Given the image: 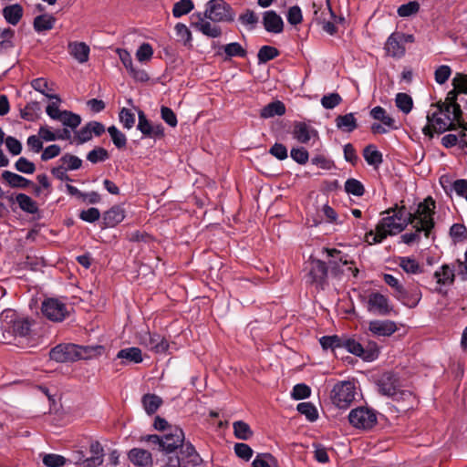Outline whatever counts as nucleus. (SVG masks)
Listing matches in <instances>:
<instances>
[{
    "mask_svg": "<svg viewBox=\"0 0 467 467\" xmlns=\"http://www.w3.org/2000/svg\"><path fill=\"white\" fill-rule=\"evenodd\" d=\"M436 208L435 202L431 197L426 198L422 202L419 203L417 210L413 213L410 223L415 228L414 233H406L401 235L402 241L410 244L420 239V234L424 232L428 236L434 227V210Z\"/></svg>",
    "mask_w": 467,
    "mask_h": 467,
    "instance_id": "4",
    "label": "nucleus"
},
{
    "mask_svg": "<svg viewBox=\"0 0 467 467\" xmlns=\"http://www.w3.org/2000/svg\"><path fill=\"white\" fill-rule=\"evenodd\" d=\"M174 30L178 39L182 41L184 45L191 43L192 33L190 29L186 26V25L182 23H178L175 26Z\"/></svg>",
    "mask_w": 467,
    "mask_h": 467,
    "instance_id": "57",
    "label": "nucleus"
},
{
    "mask_svg": "<svg viewBox=\"0 0 467 467\" xmlns=\"http://www.w3.org/2000/svg\"><path fill=\"white\" fill-rule=\"evenodd\" d=\"M139 342L149 350L158 354L165 353L169 348L168 341L162 336L156 333H150L149 331L143 332L140 335Z\"/></svg>",
    "mask_w": 467,
    "mask_h": 467,
    "instance_id": "15",
    "label": "nucleus"
},
{
    "mask_svg": "<svg viewBox=\"0 0 467 467\" xmlns=\"http://www.w3.org/2000/svg\"><path fill=\"white\" fill-rule=\"evenodd\" d=\"M336 126L338 130L346 132H352L358 127L357 119L354 113L339 115L336 118Z\"/></svg>",
    "mask_w": 467,
    "mask_h": 467,
    "instance_id": "33",
    "label": "nucleus"
},
{
    "mask_svg": "<svg viewBox=\"0 0 467 467\" xmlns=\"http://www.w3.org/2000/svg\"><path fill=\"white\" fill-rule=\"evenodd\" d=\"M451 85L460 94H467V75L456 73L451 80Z\"/></svg>",
    "mask_w": 467,
    "mask_h": 467,
    "instance_id": "56",
    "label": "nucleus"
},
{
    "mask_svg": "<svg viewBox=\"0 0 467 467\" xmlns=\"http://www.w3.org/2000/svg\"><path fill=\"white\" fill-rule=\"evenodd\" d=\"M435 111L428 113L427 122L431 123L435 131L443 133L446 130H451L454 126V121H458L461 115H458L449 109H444L442 105H435Z\"/></svg>",
    "mask_w": 467,
    "mask_h": 467,
    "instance_id": "8",
    "label": "nucleus"
},
{
    "mask_svg": "<svg viewBox=\"0 0 467 467\" xmlns=\"http://www.w3.org/2000/svg\"><path fill=\"white\" fill-rule=\"evenodd\" d=\"M348 420L356 429L370 430L377 423L376 411L368 407L360 406L350 410Z\"/></svg>",
    "mask_w": 467,
    "mask_h": 467,
    "instance_id": "9",
    "label": "nucleus"
},
{
    "mask_svg": "<svg viewBox=\"0 0 467 467\" xmlns=\"http://www.w3.org/2000/svg\"><path fill=\"white\" fill-rule=\"evenodd\" d=\"M200 21L195 24V27L204 36L216 38L221 36L222 29L220 26L213 25L210 20L205 19L202 14H199Z\"/></svg>",
    "mask_w": 467,
    "mask_h": 467,
    "instance_id": "28",
    "label": "nucleus"
},
{
    "mask_svg": "<svg viewBox=\"0 0 467 467\" xmlns=\"http://www.w3.org/2000/svg\"><path fill=\"white\" fill-rule=\"evenodd\" d=\"M293 136L300 143L306 144L311 140L317 138V131L311 126L299 122L295 125Z\"/></svg>",
    "mask_w": 467,
    "mask_h": 467,
    "instance_id": "23",
    "label": "nucleus"
},
{
    "mask_svg": "<svg viewBox=\"0 0 467 467\" xmlns=\"http://www.w3.org/2000/svg\"><path fill=\"white\" fill-rule=\"evenodd\" d=\"M31 86L36 91L51 100L46 108V112L50 119L61 122L63 126L70 127L71 130H75L80 125L81 118L78 114L59 109L61 99L58 95L49 93L52 89L48 87V82L46 78H35L31 81Z\"/></svg>",
    "mask_w": 467,
    "mask_h": 467,
    "instance_id": "3",
    "label": "nucleus"
},
{
    "mask_svg": "<svg viewBox=\"0 0 467 467\" xmlns=\"http://www.w3.org/2000/svg\"><path fill=\"white\" fill-rule=\"evenodd\" d=\"M16 201L20 209L26 213L34 214L38 211L36 202L30 196L25 193H18L16 196Z\"/></svg>",
    "mask_w": 467,
    "mask_h": 467,
    "instance_id": "39",
    "label": "nucleus"
},
{
    "mask_svg": "<svg viewBox=\"0 0 467 467\" xmlns=\"http://www.w3.org/2000/svg\"><path fill=\"white\" fill-rule=\"evenodd\" d=\"M393 296L403 306L409 308L416 307L421 300L422 294L418 287L407 289L403 287L399 293H392Z\"/></svg>",
    "mask_w": 467,
    "mask_h": 467,
    "instance_id": "19",
    "label": "nucleus"
},
{
    "mask_svg": "<svg viewBox=\"0 0 467 467\" xmlns=\"http://www.w3.org/2000/svg\"><path fill=\"white\" fill-rule=\"evenodd\" d=\"M223 50L227 57H244L246 56L245 49L238 42H232L223 47Z\"/></svg>",
    "mask_w": 467,
    "mask_h": 467,
    "instance_id": "52",
    "label": "nucleus"
},
{
    "mask_svg": "<svg viewBox=\"0 0 467 467\" xmlns=\"http://www.w3.org/2000/svg\"><path fill=\"white\" fill-rule=\"evenodd\" d=\"M69 54L79 63L83 64L88 60L89 47L84 42H71L68 44Z\"/></svg>",
    "mask_w": 467,
    "mask_h": 467,
    "instance_id": "27",
    "label": "nucleus"
},
{
    "mask_svg": "<svg viewBox=\"0 0 467 467\" xmlns=\"http://www.w3.org/2000/svg\"><path fill=\"white\" fill-rule=\"evenodd\" d=\"M285 113V104L279 100H276L264 107L261 110L260 116L264 119H269L275 116H282Z\"/></svg>",
    "mask_w": 467,
    "mask_h": 467,
    "instance_id": "35",
    "label": "nucleus"
},
{
    "mask_svg": "<svg viewBox=\"0 0 467 467\" xmlns=\"http://www.w3.org/2000/svg\"><path fill=\"white\" fill-rule=\"evenodd\" d=\"M327 277V267L326 263L319 259H313L310 262L308 281L317 288L324 289Z\"/></svg>",
    "mask_w": 467,
    "mask_h": 467,
    "instance_id": "17",
    "label": "nucleus"
},
{
    "mask_svg": "<svg viewBox=\"0 0 467 467\" xmlns=\"http://www.w3.org/2000/svg\"><path fill=\"white\" fill-rule=\"evenodd\" d=\"M63 166L68 171L78 170L82 165V160L78 156L66 153L59 160Z\"/></svg>",
    "mask_w": 467,
    "mask_h": 467,
    "instance_id": "50",
    "label": "nucleus"
},
{
    "mask_svg": "<svg viewBox=\"0 0 467 467\" xmlns=\"http://www.w3.org/2000/svg\"><path fill=\"white\" fill-rule=\"evenodd\" d=\"M379 354V348L376 342L368 341L367 346L364 347L363 360L373 361L378 358Z\"/></svg>",
    "mask_w": 467,
    "mask_h": 467,
    "instance_id": "60",
    "label": "nucleus"
},
{
    "mask_svg": "<svg viewBox=\"0 0 467 467\" xmlns=\"http://www.w3.org/2000/svg\"><path fill=\"white\" fill-rule=\"evenodd\" d=\"M342 101V98L338 93L333 92L325 95L321 99V105L327 109H333L338 106Z\"/></svg>",
    "mask_w": 467,
    "mask_h": 467,
    "instance_id": "54",
    "label": "nucleus"
},
{
    "mask_svg": "<svg viewBox=\"0 0 467 467\" xmlns=\"http://www.w3.org/2000/svg\"><path fill=\"white\" fill-rule=\"evenodd\" d=\"M357 394L356 383L352 380H343L333 387L331 400L338 409L346 410L355 400Z\"/></svg>",
    "mask_w": 467,
    "mask_h": 467,
    "instance_id": "7",
    "label": "nucleus"
},
{
    "mask_svg": "<svg viewBox=\"0 0 467 467\" xmlns=\"http://www.w3.org/2000/svg\"><path fill=\"white\" fill-rule=\"evenodd\" d=\"M263 24L265 30L270 33L279 34L284 28L282 17L272 10L264 13Z\"/></svg>",
    "mask_w": 467,
    "mask_h": 467,
    "instance_id": "24",
    "label": "nucleus"
},
{
    "mask_svg": "<svg viewBox=\"0 0 467 467\" xmlns=\"http://www.w3.org/2000/svg\"><path fill=\"white\" fill-rule=\"evenodd\" d=\"M129 460L139 467H151L153 463L150 451L141 448H133L128 453Z\"/></svg>",
    "mask_w": 467,
    "mask_h": 467,
    "instance_id": "22",
    "label": "nucleus"
},
{
    "mask_svg": "<svg viewBox=\"0 0 467 467\" xmlns=\"http://www.w3.org/2000/svg\"><path fill=\"white\" fill-rule=\"evenodd\" d=\"M91 456L84 459L81 464L84 467H97L103 462V448L99 441H93L89 447Z\"/></svg>",
    "mask_w": 467,
    "mask_h": 467,
    "instance_id": "26",
    "label": "nucleus"
},
{
    "mask_svg": "<svg viewBox=\"0 0 467 467\" xmlns=\"http://www.w3.org/2000/svg\"><path fill=\"white\" fill-rule=\"evenodd\" d=\"M363 157L368 165L375 168L379 167L383 161L382 153L374 144H369L363 150Z\"/></svg>",
    "mask_w": 467,
    "mask_h": 467,
    "instance_id": "32",
    "label": "nucleus"
},
{
    "mask_svg": "<svg viewBox=\"0 0 467 467\" xmlns=\"http://www.w3.org/2000/svg\"><path fill=\"white\" fill-rule=\"evenodd\" d=\"M42 314L49 320L61 322L68 315L67 305L57 298H47L42 302Z\"/></svg>",
    "mask_w": 467,
    "mask_h": 467,
    "instance_id": "12",
    "label": "nucleus"
},
{
    "mask_svg": "<svg viewBox=\"0 0 467 467\" xmlns=\"http://www.w3.org/2000/svg\"><path fill=\"white\" fill-rule=\"evenodd\" d=\"M23 14V7L19 4L10 5L3 9V16L5 21L12 26H16L19 23Z\"/></svg>",
    "mask_w": 467,
    "mask_h": 467,
    "instance_id": "30",
    "label": "nucleus"
},
{
    "mask_svg": "<svg viewBox=\"0 0 467 467\" xmlns=\"http://www.w3.org/2000/svg\"><path fill=\"white\" fill-rule=\"evenodd\" d=\"M119 119L123 127L127 130H130L135 124V116L131 110L123 108L119 111Z\"/></svg>",
    "mask_w": 467,
    "mask_h": 467,
    "instance_id": "61",
    "label": "nucleus"
},
{
    "mask_svg": "<svg viewBox=\"0 0 467 467\" xmlns=\"http://www.w3.org/2000/svg\"><path fill=\"white\" fill-rule=\"evenodd\" d=\"M279 56L277 48L271 46H263L257 53L258 64H265Z\"/></svg>",
    "mask_w": 467,
    "mask_h": 467,
    "instance_id": "45",
    "label": "nucleus"
},
{
    "mask_svg": "<svg viewBox=\"0 0 467 467\" xmlns=\"http://www.w3.org/2000/svg\"><path fill=\"white\" fill-rule=\"evenodd\" d=\"M397 325L391 320H371L368 330L378 337H389L397 331Z\"/></svg>",
    "mask_w": 467,
    "mask_h": 467,
    "instance_id": "20",
    "label": "nucleus"
},
{
    "mask_svg": "<svg viewBox=\"0 0 467 467\" xmlns=\"http://www.w3.org/2000/svg\"><path fill=\"white\" fill-rule=\"evenodd\" d=\"M117 358L121 359L122 365L140 364L143 361L142 352L136 347L120 349L117 354Z\"/></svg>",
    "mask_w": 467,
    "mask_h": 467,
    "instance_id": "25",
    "label": "nucleus"
},
{
    "mask_svg": "<svg viewBox=\"0 0 467 467\" xmlns=\"http://www.w3.org/2000/svg\"><path fill=\"white\" fill-rule=\"evenodd\" d=\"M161 403V399L157 395L146 394L142 397L144 410L149 415L155 413Z\"/></svg>",
    "mask_w": 467,
    "mask_h": 467,
    "instance_id": "42",
    "label": "nucleus"
},
{
    "mask_svg": "<svg viewBox=\"0 0 467 467\" xmlns=\"http://www.w3.org/2000/svg\"><path fill=\"white\" fill-rule=\"evenodd\" d=\"M341 348L363 359L364 347L354 337H342Z\"/></svg>",
    "mask_w": 467,
    "mask_h": 467,
    "instance_id": "37",
    "label": "nucleus"
},
{
    "mask_svg": "<svg viewBox=\"0 0 467 467\" xmlns=\"http://www.w3.org/2000/svg\"><path fill=\"white\" fill-rule=\"evenodd\" d=\"M2 178L9 184L12 188L25 189L29 186L30 181L17 173L5 171L2 172Z\"/></svg>",
    "mask_w": 467,
    "mask_h": 467,
    "instance_id": "34",
    "label": "nucleus"
},
{
    "mask_svg": "<svg viewBox=\"0 0 467 467\" xmlns=\"http://www.w3.org/2000/svg\"><path fill=\"white\" fill-rule=\"evenodd\" d=\"M287 22L292 26H296L303 21L302 10L298 5L291 6L286 14Z\"/></svg>",
    "mask_w": 467,
    "mask_h": 467,
    "instance_id": "62",
    "label": "nucleus"
},
{
    "mask_svg": "<svg viewBox=\"0 0 467 467\" xmlns=\"http://www.w3.org/2000/svg\"><path fill=\"white\" fill-rule=\"evenodd\" d=\"M138 130L146 137L161 138L164 135V130L161 124L150 123L143 111L138 113Z\"/></svg>",
    "mask_w": 467,
    "mask_h": 467,
    "instance_id": "18",
    "label": "nucleus"
},
{
    "mask_svg": "<svg viewBox=\"0 0 467 467\" xmlns=\"http://www.w3.org/2000/svg\"><path fill=\"white\" fill-rule=\"evenodd\" d=\"M297 411L305 415L309 421H315L318 418L317 408L311 402H301L297 404Z\"/></svg>",
    "mask_w": 467,
    "mask_h": 467,
    "instance_id": "47",
    "label": "nucleus"
},
{
    "mask_svg": "<svg viewBox=\"0 0 467 467\" xmlns=\"http://www.w3.org/2000/svg\"><path fill=\"white\" fill-rule=\"evenodd\" d=\"M397 263L406 274L419 275L423 272L422 266L414 257L400 256Z\"/></svg>",
    "mask_w": 467,
    "mask_h": 467,
    "instance_id": "29",
    "label": "nucleus"
},
{
    "mask_svg": "<svg viewBox=\"0 0 467 467\" xmlns=\"http://www.w3.org/2000/svg\"><path fill=\"white\" fill-rule=\"evenodd\" d=\"M124 218V210L119 206H114L104 213L103 221L106 227H114Z\"/></svg>",
    "mask_w": 467,
    "mask_h": 467,
    "instance_id": "31",
    "label": "nucleus"
},
{
    "mask_svg": "<svg viewBox=\"0 0 467 467\" xmlns=\"http://www.w3.org/2000/svg\"><path fill=\"white\" fill-rule=\"evenodd\" d=\"M40 110V104L37 101H31L24 109H20V116L25 120L34 121L37 119Z\"/></svg>",
    "mask_w": 467,
    "mask_h": 467,
    "instance_id": "41",
    "label": "nucleus"
},
{
    "mask_svg": "<svg viewBox=\"0 0 467 467\" xmlns=\"http://www.w3.org/2000/svg\"><path fill=\"white\" fill-rule=\"evenodd\" d=\"M184 439L180 427H170L162 435H147L141 441L157 445L165 453L161 467H201L202 460L192 444L185 443Z\"/></svg>",
    "mask_w": 467,
    "mask_h": 467,
    "instance_id": "1",
    "label": "nucleus"
},
{
    "mask_svg": "<svg viewBox=\"0 0 467 467\" xmlns=\"http://www.w3.org/2000/svg\"><path fill=\"white\" fill-rule=\"evenodd\" d=\"M395 104L404 114H409L413 108L412 98L407 93H398L395 98Z\"/></svg>",
    "mask_w": 467,
    "mask_h": 467,
    "instance_id": "43",
    "label": "nucleus"
},
{
    "mask_svg": "<svg viewBox=\"0 0 467 467\" xmlns=\"http://www.w3.org/2000/svg\"><path fill=\"white\" fill-rule=\"evenodd\" d=\"M239 21L249 29H254L258 23V16L252 10H246L239 16Z\"/></svg>",
    "mask_w": 467,
    "mask_h": 467,
    "instance_id": "59",
    "label": "nucleus"
},
{
    "mask_svg": "<svg viewBox=\"0 0 467 467\" xmlns=\"http://www.w3.org/2000/svg\"><path fill=\"white\" fill-rule=\"evenodd\" d=\"M194 7L192 0H180L174 4L172 8V15L174 17L179 18L184 15L189 14Z\"/></svg>",
    "mask_w": 467,
    "mask_h": 467,
    "instance_id": "46",
    "label": "nucleus"
},
{
    "mask_svg": "<svg viewBox=\"0 0 467 467\" xmlns=\"http://www.w3.org/2000/svg\"><path fill=\"white\" fill-rule=\"evenodd\" d=\"M460 93L453 88L448 92L444 102H439L436 105H442L444 109H449L462 116L461 106L457 103V98Z\"/></svg>",
    "mask_w": 467,
    "mask_h": 467,
    "instance_id": "38",
    "label": "nucleus"
},
{
    "mask_svg": "<svg viewBox=\"0 0 467 467\" xmlns=\"http://www.w3.org/2000/svg\"><path fill=\"white\" fill-rule=\"evenodd\" d=\"M366 307L369 313L377 316H389L393 311L389 298L379 292L368 295Z\"/></svg>",
    "mask_w": 467,
    "mask_h": 467,
    "instance_id": "13",
    "label": "nucleus"
},
{
    "mask_svg": "<svg viewBox=\"0 0 467 467\" xmlns=\"http://www.w3.org/2000/svg\"><path fill=\"white\" fill-rule=\"evenodd\" d=\"M456 264H443L433 273L435 287L433 291L439 294H445L447 288L451 286L455 280Z\"/></svg>",
    "mask_w": 467,
    "mask_h": 467,
    "instance_id": "11",
    "label": "nucleus"
},
{
    "mask_svg": "<svg viewBox=\"0 0 467 467\" xmlns=\"http://www.w3.org/2000/svg\"><path fill=\"white\" fill-rule=\"evenodd\" d=\"M383 215L376 226V231L366 234V241L370 244L381 243L387 236L401 233L410 223L413 213L407 212L404 206H396L385 211Z\"/></svg>",
    "mask_w": 467,
    "mask_h": 467,
    "instance_id": "2",
    "label": "nucleus"
},
{
    "mask_svg": "<svg viewBox=\"0 0 467 467\" xmlns=\"http://www.w3.org/2000/svg\"><path fill=\"white\" fill-rule=\"evenodd\" d=\"M370 116L374 119L381 121V123L389 129H397V126L395 125V119L388 115L386 109L380 106L373 108L370 110Z\"/></svg>",
    "mask_w": 467,
    "mask_h": 467,
    "instance_id": "36",
    "label": "nucleus"
},
{
    "mask_svg": "<svg viewBox=\"0 0 467 467\" xmlns=\"http://www.w3.org/2000/svg\"><path fill=\"white\" fill-rule=\"evenodd\" d=\"M420 7V4L417 1H410L399 6L397 13L401 17H409L417 14Z\"/></svg>",
    "mask_w": 467,
    "mask_h": 467,
    "instance_id": "49",
    "label": "nucleus"
},
{
    "mask_svg": "<svg viewBox=\"0 0 467 467\" xmlns=\"http://www.w3.org/2000/svg\"><path fill=\"white\" fill-rule=\"evenodd\" d=\"M400 37H403L400 32H394L388 37L385 50L389 56L398 58L404 56L405 47Z\"/></svg>",
    "mask_w": 467,
    "mask_h": 467,
    "instance_id": "21",
    "label": "nucleus"
},
{
    "mask_svg": "<svg viewBox=\"0 0 467 467\" xmlns=\"http://www.w3.org/2000/svg\"><path fill=\"white\" fill-rule=\"evenodd\" d=\"M109 158V153L104 148L99 147L90 150L87 155V160L91 163L104 161Z\"/></svg>",
    "mask_w": 467,
    "mask_h": 467,
    "instance_id": "58",
    "label": "nucleus"
},
{
    "mask_svg": "<svg viewBox=\"0 0 467 467\" xmlns=\"http://www.w3.org/2000/svg\"><path fill=\"white\" fill-rule=\"evenodd\" d=\"M345 191L354 196H362L365 192L363 184L356 179H348L345 182Z\"/></svg>",
    "mask_w": 467,
    "mask_h": 467,
    "instance_id": "48",
    "label": "nucleus"
},
{
    "mask_svg": "<svg viewBox=\"0 0 467 467\" xmlns=\"http://www.w3.org/2000/svg\"><path fill=\"white\" fill-rule=\"evenodd\" d=\"M108 132L111 137V140L114 145L120 149L126 146L127 138L124 133H122L117 127L110 126L108 128Z\"/></svg>",
    "mask_w": 467,
    "mask_h": 467,
    "instance_id": "51",
    "label": "nucleus"
},
{
    "mask_svg": "<svg viewBox=\"0 0 467 467\" xmlns=\"http://www.w3.org/2000/svg\"><path fill=\"white\" fill-rule=\"evenodd\" d=\"M153 55V49L151 46L148 43H143L136 52V58L141 62H147L150 60Z\"/></svg>",
    "mask_w": 467,
    "mask_h": 467,
    "instance_id": "63",
    "label": "nucleus"
},
{
    "mask_svg": "<svg viewBox=\"0 0 467 467\" xmlns=\"http://www.w3.org/2000/svg\"><path fill=\"white\" fill-rule=\"evenodd\" d=\"M1 329L5 339L11 337H24L30 332L31 324L13 309H5L0 314Z\"/></svg>",
    "mask_w": 467,
    "mask_h": 467,
    "instance_id": "5",
    "label": "nucleus"
},
{
    "mask_svg": "<svg viewBox=\"0 0 467 467\" xmlns=\"http://www.w3.org/2000/svg\"><path fill=\"white\" fill-rule=\"evenodd\" d=\"M56 19L51 15H40L34 19V28L36 32L50 30L55 25Z\"/></svg>",
    "mask_w": 467,
    "mask_h": 467,
    "instance_id": "40",
    "label": "nucleus"
},
{
    "mask_svg": "<svg viewBox=\"0 0 467 467\" xmlns=\"http://www.w3.org/2000/svg\"><path fill=\"white\" fill-rule=\"evenodd\" d=\"M378 389L380 394L394 400H407L412 395L409 390L400 389L396 377L391 374H385L380 378Z\"/></svg>",
    "mask_w": 467,
    "mask_h": 467,
    "instance_id": "10",
    "label": "nucleus"
},
{
    "mask_svg": "<svg viewBox=\"0 0 467 467\" xmlns=\"http://www.w3.org/2000/svg\"><path fill=\"white\" fill-rule=\"evenodd\" d=\"M116 53L130 77L135 81L146 82L150 79L148 73L144 69L139 68L133 65L131 55L128 50L118 48Z\"/></svg>",
    "mask_w": 467,
    "mask_h": 467,
    "instance_id": "16",
    "label": "nucleus"
},
{
    "mask_svg": "<svg viewBox=\"0 0 467 467\" xmlns=\"http://www.w3.org/2000/svg\"><path fill=\"white\" fill-rule=\"evenodd\" d=\"M311 394V389L304 383H299L294 386L291 397L295 400H305Z\"/></svg>",
    "mask_w": 467,
    "mask_h": 467,
    "instance_id": "55",
    "label": "nucleus"
},
{
    "mask_svg": "<svg viewBox=\"0 0 467 467\" xmlns=\"http://www.w3.org/2000/svg\"><path fill=\"white\" fill-rule=\"evenodd\" d=\"M233 428L234 435L237 439L246 441L253 436V431L250 426L243 420L234 422Z\"/></svg>",
    "mask_w": 467,
    "mask_h": 467,
    "instance_id": "44",
    "label": "nucleus"
},
{
    "mask_svg": "<svg viewBox=\"0 0 467 467\" xmlns=\"http://www.w3.org/2000/svg\"><path fill=\"white\" fill-rule=\"evenodd\" d=\"M319 343L324 349L341 348L342 337L338 336H324L319 339Z\"/></svg>",
    "mask_w": 467,
    "mask_h": 467,
    "instance_id": "53",
    "label": "nucleus"
},
{
    "mask_svg": "<svg viewBox=\"0 0 467 467\" xmlns=\"http://www.w3.org/2000/svg\"><path fill=\"white\" fill-rule=\"evenodd\" d=\"M49 356L57 362L75 361L81 358V348L74 344H60L50 350Z\"/></svg>",
    "mask_w": 467,
    "mask_h": 467,
    "instance_id": "14",
    "label": "nucleus"
},
{
    "mask_svg": "<svg viewBox=\"0 0 467 467\" xmlns=\"http://www.w3.org/2000/svg\"><path fill=\"white\" fill-rule=\"evenodd\" d=\"M203 17L214 23L233 22L235 12L224 0H210L205 5Z\"/></svg>",
    "mask_w": 467,
    "mask_h": 467,
    "instance_id": "6",
    "label": "nucleus"
},
{
    "mask_svg": "<svg viewBox=\"0 0 467 467\" xmlns=\"http://www.w3.org/2000/svg\"><path fill=\"white\" fill-rule=\"evenodd\" d=\"M451 75V68L447 65H441L438 67L434 72L435 81L442 85L444 84Z\"/></svg>",
    "mask_w": 467,
    "mask_h": 467,
    "instance_id": "64",
    "label": "nucleus"
}]
</instances>
